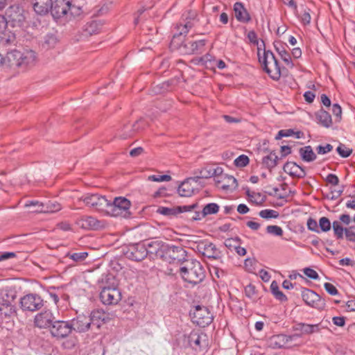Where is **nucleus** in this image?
<instances>
[{
  "instance_id": "obj_1",
  "label": "nucleus",
  "mask_w": 355,
  "mask_h": 355,
  "mask_svg": "<svg viewBox=\"0 0 355 355\" xmlns=\"http://www.w3.org/2000/svg\"><path fill=\"white\" fill-rule=\"evenodd\" d=\"M6 60L8 67H16L26 70L35 66L37 62L36 53L31 49H25L23 51L12 50L7 53Z\"/></svg>"
},
{
  "instance_id": "obj_2",
  "label": "nucleus",
  "mask_w": 355,
  "mask_h": 355,
  "mask_svg": "<svg viewBox=\"0 0 355 355\" xmlns=\"http://www.w3.org/2000/svg\"><path fill=\"white\" fill-rule=\"evenodd\" d=\"M187 265L180 268V273L185 282L196 285L201 282L205 277V270L201 263L191 259L186 261Z\"/></svg>"
},
{
  "instance_id": "obj_3",
  "label": "nucleus",
  "mask_w": 355,
  "mask_h": 355,
  "mask_svg": "<svg viewBox=\"0 0 355 355\" xmlns=\"http://www.w3.org/2000/svg\"><path fill=\"white\" fill-rule=\"evenodd\" d=\"M131 202L125 197H116L112 202L108 200L105 214L114 217L129 218L131 215L130 208Z\"/></svg>"
},
{
  "instance_id": "obj_4",
  "label": "nucleus",
  "mask_w": 355,
  "mask_h": 355,
  "mask_svg": "<svg viewBox=\"0 0 355 355\" xmlns=\"http://www.w3.org/2000/svg\"><path fill=\"white\" fill-rule=\"evenodd\" d=\"M259 55V53L258 54ZM263 71L274 80H278L281 77V69L279 62L273 53L264 50L262 57L259 55Z\"/></svg>"
},
{
  "instance_id": "obj_5",
  "label": "nucleus",
  "mask_w": 355,
  "mask_h": 355,
  "mask_svg": "<svg viewBox=\"0 0 355 355\" xmlns=\"http://www.w3.org/2000/svg\"><path fill=\"white\" fill-rule=\"evenodd\" d=\"M187 251L181 245L165 244L161 259L168 263H182L187 261Z\"/></svg>"
},
{
  "instance_id": "obj_6",
  "label": "nucleus",
  "mask_w": 355,
  "mask_h": 355,
  "mask_svg": "<svg viewBox=\"0 0 355 355\" xmlns=\"http://www.w3.org/2000/svg\"><path fill=\"white\" fill-rule=\"evenodd\" d=\"M44 306L42 298L36 293H30L20 299V308L23 311L34 312Z\"/></svg>"
},
{
  "instance_id": "obj_7",
  "label": "nucleus",
  "mask_w": 355,
  "mask_h": 355,
  "mask_svg": "<svg viewBox=\"0 0 355 355\" xmlns=\"http://www.w3.org/2000/svg\"><path fill=\"white\" fill-rule=\"evenodd\" d=\"M192 320L199 327H205L211 323L213 315L208 308L198 305L192 313Z\"/></svg>"
},
{
  "instance_id": "obj_8",
  "label": "nucleus",
  "mask_w": 355,
  "mask_h": 355,
  "mask_svg": "<svg viewBox=\"0 0 355 355\" xmlns=\"http://www.w3.org/2000/svg\"><path fill=\"white\" fill-rule=\"evenodd\" d=\"M81 199L86 205L101 212H106L108 200L104 196L99 194H86Z\"/></svg>"
},
{
  "instance_id": "obj_9",
  "label": "nucleus",
  "mask_w": 355,
  "mask_h": 355,
  "mask_svg": "<svg viewBox=\"0 0 355 355\" xmlns=\"http://www.w3.org/2000/svg\"><path fill=\"white\" fill-rule=\"evenodd\" d=\"M196 250L204 257L211 259H218L221 257V252L213 243L207 240L200 241L196 244Z\"/></svg>"
},
{
  "instance_id": "obj_10",
  "label": "nucleus",
  "mask_w": 355,
  "mask_h": 355,
  "mask_svg": "<svg viewBox=\"0 0 355 355\" xmlns=\"http://www.w3.org/2000/svg\"><path fill=\"white\" fill-rule=\"evenodd\" d=\"M49 331L57 339L65 338L72 332L70 320H55Z\"/></svg>"
},
{
  "instance_id": "obj_11",
  "label": "nucleus",
  "mask_w": 355,
  "mask_h": 355,
  "mask_svg": "<svg viewBox=\"0 0 355 355\" xmlns=\"http://www.w3.org/2000/svg\"><path fill=\"white\" fill-rule=\"evenodd\" d=\"M302 297L304 302L309 306L318 309H322L325 306L324 300L313 291L309 288H303Z\"/></svg>"
},
{
  "instance_id": "obj_12",
  "label": "nucleus",
  "mask_w": 355,
  "mask_h": 355,
  "mask_svg": "<svg viewBox=\"0 0 355 355\" xmlns=\"http://www.w3.org/2000/svg\"><path fill=\"white\" fill-rule=\"evenodd\" d=\"M72 331L86 333L92 329V321L88 315L80 314L70 320Z\"/></svg>"
},
{
  "instance_id": "obj_13",
  "label": "nucleus",
  "mask_w": 355,
  "mask_h": 355,
  "mask_svg": "<svg viewBox=\"0 0 355 355\" xmlns=\"http://www.w3.org/2000/svg\"><path fill=\"white\" fill-rule=\"evenodd\" d=\"M73 6L69 0H53L52 8L50 10L51 15L55 18H60L65 15L68 11L73 15Z\"/></svg>"
},
{
  "instance_id": "obj_14",
  "label": "nucleus",
  "mask_w": 355,
  "mask_h": 355,
  "mask_svg": "<svg viewBox=\"0 0 355 355\" xmlns=\"http://www.w3.org/2000/svg\"><path fill=\"white\" fill-rule=\"evenodd\" d=\"M100 299L104 304H116L121 300V294L117 288L105 287L100 293Z\"/></svg>"
},
{
  "instance_id": "obj_15",
  "label": "nucleus",
  "mask_w": 355,
  "mask_h": 355,
  "mask_svg": "<svg viewBox=\"0 0 355 355\" xmlns=\"http://www.w3.org/2000/svg\"><path fill=\"white\" fill-rule=\"evenodd\" d=\"M125 255L130 259L140 261L144 259L148 255L147 248L143 243H135L130 245Z\"/></svg>"
},
{
  "instance_id": "obj_16",
  "label": "nucleus",
  "mask_w": 355,
  "mask_h": 355,
  "mask_svg": "<svg viewBox=\"0 0 355 355\" xmlns=\"http://www.w3.org/2000/svg\"><path fill=\"white\" fill-rule=\"evenodd\" d=\"M198 206V205L196 202L190 205L177 206L171 208L159 207H158L157 212L164 216L172 217L175 216L180 213L191 211L196 209Z\"/></svg>"
},
{
  "instance_id": "obj_17",
  "label": "nucleus",
  "mask_w": 355,
  "mask_h": 355,
  "mask_svg": "<svg viewBox=\"0 0 355 355\" xmlns=\"http://www.w3.org/2000/svg\"><path fill=\"white\" fill-rule=\"evenodd\" d=\"M12 26L21 27L25 22L24 10L19 6H10L6 12Z\"/></svg>"
},
{
  "instance_id": "obj_18",
  "label": "nucleus",
  "mask_w": 355,
  "mask_h": 355,
  "mask_svg": "<svg viewBox=\"0 0 355 355\" xmlns=\"http://www.w3.org/2000/svg\"><path fill=\"white\" fill-rule=\"evenodd\" d=\"M189 345L194 349H201L208 346V339L206 334L191 331L188 336Z\"/></svg>"
},
{
  "instance_id": "obj_19",
  "label": "nucleus",
  "mask_w": 355,
  "mask_h": 355,
  "mask_svg": "<svg viewBox=\"0 0 355 355\" xmlns=\"http://www.w3.org/2000/svg\"><path fill=\"white\" fill-rule=\"evenodd\" d=\"M55 321V317L52 312L49 310H46L37 313L35 316V324L39 328H49L53 325Z\"/></svg>"
},
{
  "instance_id": "obj_20",
  "label": "nucleus",
  "mask_w": 355,
  "mask_h": 355,
  "mask_svg": "<svg viewBox=\"0 0 355 355\" xmlns=\"http://www.w3.org/2000/svg\"><path fill=\"white\" fill-rule=\"evenodd\" d=\"M78 227L84 230H98L103 227L101 221L90 216H81L76 220Z\"/></svg>"
},
{
  "instance_id": "obj_21",
  "label": "nucleus",
  "mask_w": 355,
  "mask_h": 355,
  "mask_svg": "<svg viewBox=\"0 0 355 355\" xmlns=\"http://www.w3.org/2000/svg\"><path fill=\"white\" fill-rule=\"evenodd\" d=\"M283 170L293 178H303L306 175L304 168L293 162H287L284 165Z\"/></svg>"
},
{
  "instance_id": "obj_22",
  "label": "nucleus",
  "mask_w": 355,
  "mask_h": 355,
  "mask_svg": "<svg viewBox=\"0 0 355 355\" xmlns=\"http://www.w3.org/2000/svg\"><path fill=\"white\" fill-rule=\"evenodd\" d=\"M191 182H198V178L191 177L183 181L178 188V192L182 197H190L194 194L195 189Z\"/></svg>"
},
{
  "instance_id": "obj_23",
  "label": "nucleus",
  "mask_w": 355,
  "mask_h": 355,
  "mask_svg": "<svg viewBox=\"0 0 355 355\" xmlns=\"http://www.w3.org/2000/svg\"><path fill=\"white\" fill-rule=\"evenodd\" d=\"M16 315V309L10 302L3 298L0 301V318L3 319H12Z\"/></svg>"
},
{
  "instance_id": "obj_24",
  "label": "nucleus",
  "mask_w": 355,
  "mask_h": 355,
  "mask_svg": "<svg viewBox=\"0 0 355 355\" xmlns=\"http://www.w3.org/2000/svg\"><path fill=\"white\" fill-rule=\"evenodd\" d=\"M234 11L237 21L242 23H248L251 20L248 11L241 2H236L234 4Z\"/></svg>"
},
{
  "instance_id": "obj_25",
  "label": "nucleus",
  "mask_w": 355,
  "mask_h": 355,
  "mask_svg": "<svg viewBox=\"0 0 355 355\" xmlns=\"http://www.w3.org/2000/svg\"><path fill=\"white\" fill-rule=\"evenodd\" d=\"M53 0H33V9L36 13L44 15L52 8Z\"/></svg>"
},
{
  "instance_id": "obj_26",
  "label": "nucleus",
  "mask_w": 355,
  "mask_h": 355,
  "mask_svg": "<svg viewBox=\"0 0 355 355\" xmlns=\"http://www.w3.org/2000/svg\"><path fill=\"white\" fill-rule=\"evenodd\" d=\"M88 316L92 321V327L96 326L97 329H99L108 319L106 313L101 309L92 311Z\"/></svg>"
},
{
  "instance_id": "obj_27",
  "label": "nucleus",
  "mask_w": 355,
  "mask_h": 355,
  "mask_svg": "<svg viewBox=\"0 0 355 355\" xmlns=\"http://www.w3.org/2000/svg\"><path fill=\"white\" fill-rule=\"evenodd\" d=\"M295 336H287L278 334L272 336L270 339V345L275 348H282L286 347L287 344L292 341Z\"/></svg>"
},
{
  "instance_id": "obj_28",
  "label": "nucleus",
  "mask_w": 355,
  "mask_h": 355,
  "mask_svg": "<svg viewBox=\"0 0 355 355\" xmlns=\"http://www.w3.org/2000/svg\"><path fill=\"white\" fill-rule=\"evenodd\" d=\"M295 330L300 331L302 334L310 335L314 333H318L322 329L321 323L315 324H309L306 323L300 322L296 324Z\"/></svg>"
},
{
  "instance_id": "obj_29",
  "label": "nucleus",
  "mask_w": 355,
  "mask_h": 355,
  "mask_svg": "<svg viewBox=\"0 0 355 355\" xmlns=\"http://www.w3.org/2000/svg\"><path fill=\"white\" fill-rule=\"evenodd\" d=\"M166 243L161 241H150L146 245L148 254L155 255L157 258L161 259L162 250Z\"/></svg>"
},
{
  "instance_id": "obj_30",
  "label": "nucleus",
  "mask_w": 355,
  "mask_h": 355,
  "mask_svg": "<svg viewBox=\"0 0 355 355\" xmlns=\"http://www.w3.org/2000/svg\"><path fill=\"white\" fill-rule=\"evenodd\" d=\"M315 119L318 123L326 128H329L332 125L331 116L324 109H320L315 112Z\"/></svg>"
},
{
  "instance_id": "obj_31",
  "label": "nucleus",
  "mask_w": 355,
  "mask_h": 355,
  "mask_svg": "<svg viewBox=\"0 0 355 355\" xmlns=\"http://www.w3.org/2000/svg\"><path fill=\"white\" fill-rule=\"evenodd\" d=\"M62 209V205L56 201L49 200L43 202V208L35 209L33 212L36 213H55Z\"/></svg>"
},
{
  "instance_id": "obj_32",
  "label": "nucleus",
  "mask_w": 355,
  "mask_h": 355,
  "mask_svg": "<svg viewBox=\"0 0 355 355\" xmlns=\"http://www.w3.org/2000/svg\"><path fill=\"white\" fill-rule=\"evenodd\" d=\"M137 121H136L134 124H125L123 126V128L119 130L117 132V137L121 139H126L132 137L136 132L138 128Z\"/></svg>"
},
{
  "instance_id": "obj_33",
  "label": "nucleus",
  "mask_w": 355,
  "mask_h": 355,
  "mask_svg": "<svg viewBox=\"0 0 355 355\" xmlns=\"http://www.w3.org/2000/svg\"><path fill=\"white\" fill-rule=\"evenodd\" d=\"M301 159L306 162H311L316 159L317 156L311 146H306L299 149Z\"/></svg>"
},
{
  "instance_id": "obj_34",
  "label": "nucleus",
  "mask_w": 355,
  "mask_h": 355,
  "mask_svg": "<svg viewBox=\"0 0 355 355\" xmlns=\"http://www.w3.org/2000/svg\"><path fill=\"white\" fill-rule=\"evenodd\" d=\"M279 157L273 151L270 152V153L262 159V164L271 171L278 164Z\"/></svg>"
},
{
  "instance_id": "obj_35",
  "label": "nucleus",
  "mask_w": 355,
  "mask_h": 355,
  "mask_svg": "<svg viewBox=\"0 0 355 355\" xmlns=\"http://www.w3.org/2000/svg\"><path fill=\"white\" fill-rule=\"evenodd\" d=\"M193 26V23L191 20L184 21L177 24L175 27V33L179 35L186 37L189 30Z\"/></svg>"
},
{
  "instance_id": "obj_36",
  "label": "nucleus",
  "mask_w": 355,
  "mask_h": 355,
  "mask_svg": "<svg viewBox=\"0 0 355 355\" xmlns=\"http://www.w3.org/2000/svg\"><path fill=\"white\" fill-rule=\"evenodd\" d=\"M275 48L282 60L291 68L293 67L294 64L292 62L290 53L285 49L284 46L281 44H279V45L275 44Z\"/></svg>"
},
{
  "instance_id": "obj_37",
  "label": "nucleus",
  "mask_w": 355,
  "mask_h": 355,
  "mask_svg": "<svg viewBox=\"0 0 355 355\" xmlns=\"http://www.w3.org/2000/svg\"><path fill=\"white\" fill-rule=\"evenodd\" d=\"M103 25V23L101 20L92 21L86 24L85 31L90 35L97 34L101 31Z\"/></svg>"
},
{
  "instance_id": "obj_38",
  "label": "nucleus",
  "mask_w": 355,
  "mask_h": 355,
  "mask_svg": "<svg viewBox=\"0 0 355 355\" xmlns=\"http://www.w3.org/2000/svg\"><path fill=\"white\" fill-rule=\"evenodd\" d=\"M58 42L56 35L53 33H48L45 35L43 42V47L46 49L54 48Z\"/></svg>"
},
{
  "instance_id": "obj_39",
  "label": "nucleus",
  "mask_w": 355,
  "mask_h": 355,
  "mask_svg": "<svg viewBox=\"0 0 355 355\" xmlns=\"http://www.w3.org/2000/svg\"><path fill=\"white\" fill-rule=\"evenodd\" d=\"M270 290L275 298L281 302L287 300V297L279 290V286L275 281L270 284Z\"/></svg>"
},
{
  "instance_id": "obj_40",
  "label": "nucleus",
  "mask_w": 355,
  "mask_h": 355,
  "mask_svg": "<svg viewBox=\"0 0 355 355\" xmlns=\"http://www.w3.org/2000/svg\"><path fill=\"white\" fill-rule=\"evenodd\" d=\"M185 37L182 35H179L178 34L174 33L173 38L171 41L170 47L173 50H179L180 48L182 47V45L185 42Z\"/></svg>"
},
{
  "instance_id": "obj_41",
  "label": "nucleus",
  "mask_w": 355,
  "mask_h": 355,
  "mask_svg": "<svg viewBox=\"0 0 355 355\" xmlns=\"http://www.w3.org/2000/svg\"><path fill=\"white\" fill-rule=\"evenodd\" d=\"M332 228L334 230V236L337 239H343L344 234H345L346 227H343L340 222L335 220L332 223Z\"/></svg>"
},
{
  "instance_id": "obj_42",
  "label": "nucleus",
  "mask_w": 355,
  "mask_h": 355,
  "mask_svg": "<svg viewBox=\"0 0 355 355\" xmlns=\"http://www.w3.org/2000/svg\"><path fill=\"white\" fill-rule=\"evenodd\" d=\"M224 180L227 182V184H225L222 186L223 189H235L238 187V182L234 177L225 175Z\"/></svg>"
},
{
  "instance_id": "obj_43",
  "label": "nucleus",
  "mask_w": 355,
  "mask_h": 355,
  "mask_svg": "<svg viewBox=\"0 0 355 355\" xmlns=\"http://www.w3.org/2000/svg\"><path fill=\"white\" fill-rule=\"evenodd\" d=\"M241 240L239 236L228 238L225 240L224 245L230 251L235 250L238 245H241Z\"/></svg>"
},
{
  "instance_id": "obj_44",
  "label": "nucleus",
  "mask_w": 355,
  "mask_h": 355,
  "mask_svg": "<svg viewBox=\"0 0 355 355\" xmlns=\"http://www.w3.org/2000/svg\"><path fill=\"white\" fill-rule=\"evenodd\" d=\"M219 211V206L214 202L208 203L202 209V215L207 216L211 214H217Z\"/></svg>"
},
{
  "instance_id": "obj_45",
  "label": "nucleus",
  "mask_w": 355,
  "mask_h": 355,
  "mask_svg": "<svg viewBox=\"0 0 355 355\" xmlns=\"http://www.w3.org/2000/svg\"><path fill=\"white\" fill-rule=\"evenodd\" d=\"M191 44V48L188 50L187 52L189 53H198L201 51L202 49L205 46L206 44V40H200L195 42H190Z\"/></svg>"
},
{
  "instance_id": "obj_46",
  "label": "nucleus",
  "mask_w": 355,
  "mask_h": 355,
  "mask_svg": "<svg viewBox=\"0 0 355 355\" xmlns=\"http://www.w3.org/2000/svg\"><path fill=\"white\" fill-rule=\"evenodd\" d=\"M88 256V253L87 252H74V253H67L66 257H69L74 262H81L83 261Z\"/></svg>"
},
{
  "instance_id": "obj_47",
  "label": "nucleus",
  "mask_w": 355,
  "mask_h": 355,
  "mask_svg": "<svg viewBox=\"0 0 355 355\" xmlns=\"http://www.w3.org/2000/svg\"><path fill=\"white\" fill-rule=\"evenodd\" d=\"M331 224L329 218L327 217H321L318 222V228L320 232H327L331 230Z\"/></svg>"
},
{
  "instance_id": "obj_48",
  "label": "nucleus",
  "mask_w": 355,
  "mask_h": 355,
  "mask_svg": "<svg viewBox=\"0 0 355 355\" xmlns=\"http://www.w3.org/2000/svg\"><path fill=\"white\" fill-rule=\"evenodd\" d=\"M259 215L260 217L266 219L277 218L279 217V213L273 209H263L259 211Z\"/></svg>"
},
{
  "instance_id": "obj_49",
  "label": "nucleus",
  "mask_w": 355,
  "mask_h": 355,
  "mask_svg": "<svg viewBox=\"0 0 355 355\" xmlns=\"http://www.w3.org/2000/svg\"><path fill=\"white\" fill-rule=\"evenodd\" d=\"M256 289L255 286L252 284H249L245 286V294L247 297L250 298L252 301H256L257 296H256Z\"/></svg>"
},
{
  "instance_id": "obj_50",
  "label": "nucleus",
  "mask_w": 355,
  "mask_h": 355,
  "mask_svg": "<svg viewBox=\"0 0 355 355\" xmlns=\"http://www.w3.org/2000/svg\"><path fill=\"white\" fill-rule=\"evenodd\" d=\"M336 151L342 157L346 158L348 157L352 153V150L346 147L344 144H340L337 148Z\"/></svg>"
},
{
  "instance_id": "obj_51",
  "label": "nucleus",
  "mask_w": 355,
  "mask_h": 355,
  "mask_svg": "<svg viewBox=\"0 0 355 355\" xmlns=\"http://www.w3.org/2000/svg\"><path fill=\"white\" fill-rule=\"evenodd\" d=\"M234 165L237 167H244L249 163V158L247 155H241L235 159Z\"/></svg>"
},
{
  "instance_id": "obj_52",
  "label": "nucleus",
  "mask_w": 355,
  "mask_h": 355,
  "mask_svg": "<svg viewBox=\"0 0 355 355\" xmlns=\"http://www.w3.org/2000/svg\"><path fill=\"white\" fill-rule=\"evenodd\" d=\"M266 232L275 236H282L283 234V230L281 227L277 225H268L266 227Z\"/></svg>"
},
{
  "instance_id": "obj_53",
  "label": "nucleus",
  "mask_w": 355,
  "mask_h": 355,
  "mask_svg": "<svg viewBox=\"0 0 355 355\" xmlns=\"http://www.w3.org/2000/svg\"><path fill=\"white\" fill-rule=\"evenodd\" d=\"M345 237L348 241L355 243V226L346 227Z\"/></svg>"
},
{
  "instance_id": "obj_54",
  "label": "nucleus",
  "mask_w": 355,
  "mask_h": 355,
  "mask_svg": "<svg viewBox=\"0 0 355 355\" xmlns=\"http://www.w3.org/2000/svg\"><path fill=\"white\" fill-rule=\"evenodd\" d=\"M306 225H307V227L309 230L316 232V233H320V230L318 228V223H317V221L315 219H313L312 218H309L307 220Z\"/></svg>"
},
{
  "instance_id": "obj_55",
  "label": "nucleus",
  "mask_w": 355,
  "mask_h": 355,
  "mask_svg": "<svg viewBox=\"0 0 355 355\" xmlns=\"http://www.w3.org/2000/svg\"><path fill=\"white\" fill-rule=\"evenodd\" d=\"M332 150H333V146L329 144H327L324 146L319 145L316 147V152L318 154H321V155L327 154V153L331 152Z\"/></svg>"
},
{
  "instance_id": "obj_56",
  "label": "nucleus",
  "mask_w": 355,
  "mask_h": 355,
  "mask_svg": "<svg viewBox=\"0 0 355 355\" xmlns=\"http://www.w3.org/2000/svg\"><path fill=\"white\" fill-rule=\"evenodd\" d=\"M332 113L336 117V120L340 121L342 118V108L338 103H334L332 105Z\"/></svg>"
},
{
  "instance_id": "obj_57",
  "label": "nucleus",
  "mask_w": 355,
  "mask_h": 355,
  "mask_svg": "<svg viewBox=\"0 0 355 355\" xmlns=\"http://www.w3.org/2000/svg\"><path fill=\"white\" fill-rule=\"evenodd\" d=\"M295 134V132L292 129H286V130H281L278 132L277 135L275 136V139L279 140L281 139L282 137H287L292 136Z\"/></svg>"
},
{
  "instance_id": "obj_58",
  "label": "nucleus",
  "mask_w": 355,
  "mask_h": 355,
  "mask_svg": "<svg viewBox=\"0 0 355 355\" xmlns=\"http://www.w3.org/2000/svg\"><path fill=\"white\" fill-rule=\"evenodd\" d=\"M148 180L153 182H164L169 181L171 180V177L168 175H150L148 177Z\"/></svg>"
},
{
  "instance_id": "obj_59",
  "label": "nucleus",
  "mask_w": 355,
  "mask_h": 355,
  "mask_svg": "<svg viewBox=\"0 0 355 355\" xmlns=\"http://www.w3.org/2000/svg\"><path fill=\"white\" fill-rule=\"evenodd\" d=\"M214 176V173H211V168H205L200 171V175L195 176L198 178V180L200 178H209Z\"/></svg>"
},
{
  "instance_id": "obj_60",
  "label": "nucleus",
  "mask_w": 355,
  "mask_h": 355,
  "mask_svg": "<svg viewBox=\"0 0 355 355\" xmlns=\"http://www.w3.org/2000/svg\"><path fill=\"white\" fill-rule=\"evenodd\" d=\"M304 273L311 279L316 280L319 279L318 272L311 268H305L304 269Z\"/></svg>"
},
{
  "instance_id": "obj_61",
  "label": "nucleus",
  "mask_w": 355,
  "mask_h": 355,
  "mask_svg": "<svg viewBox=\"0 0 355 355\" xmlns=\"http://www.w3.org/2000/svg\"><path fill=\"white\" fill-rule=\"evenodd\" d=\"M324 287L326 291L331 295H336L337 294H338V289L336 288L334 285H333L331 283H325L324 284Z\"/></svg>"
},
{
  "instance_id": "obj_62",
  "label": "nucleus",
  "mask_w": 355,
  "mask_h": 355,
  "mask_svg": "<svg viewBox=\"0 0 355 355\" xmlns=\"http://www.w3.org/2000/svg\"><path fill=\"white\" fill-rule=\"evenodd\" d=\"M325 180L329 184H331L332 185H338L339 183V179L338 176L333 173H329L325 178Z\"/></svg>"
},
{
  "instance_id": "obj_63",
  "label": "nucleus",
  "mask_w": 355,
  "mask_h": 355,
  "mask_svg": "<svg viewBox=\"0 0 355 355\" xmlns=\"http://www.w3.org/2000/svg\"><path fill=\"white\" fill-rule=\"evenodd\" d=\"M215 58L209 53H207L200 58V62L203 64L211 63L212 62H215Z\"/></svg>"
},
{
  "instance_id": "obj_64",
  "label": "nucleus",
  "mask_w": 355,
  "mask_h": 355,
  "mask_svg": "<svg viewBox=\"0 0 355 355\" xmlns=\"http://www.w3.org/2000/svg\"><path fill=\"white\" fill-rule=\"evenodd\" d=\"M333 323L338 327H343L345 324V318L335 316L332 318Z\"/></svg>"
}]
</instances>
